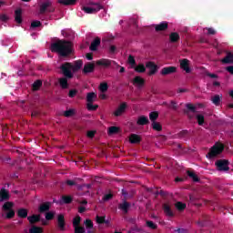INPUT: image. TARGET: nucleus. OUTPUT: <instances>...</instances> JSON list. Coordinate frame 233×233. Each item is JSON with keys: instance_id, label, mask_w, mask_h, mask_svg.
<instances>
[{"instance_id": "ea45409f", "label": "nucleus", "mask_w": 233, "mask_h": 233, "mask_svg": "<svg viewBox=\"0 0 233 233\" xmlns=\"http://www.w3.org/2000/svg\"><path fill=\"white\" fill-rule=\"evenodd\" d=\"M136 72L143 73L146 70L145 65L140 64L135 67Z\"/></svg>"}, {"instance_id": "f704fd0d", "label": "nucleus", "mask_w": 233, "mask_h": 233, "mask_svg": "<svg viewBox=\"0 0 233 233\" xmlns=\"http://www.w3.org/2000/svg\"><path fill=\"white\" fill-rule=\"evenodd\" d=\"M119 132V127H111L108 128V134L109 136H113V134H117Z\"/></svg>"}, {"instance_id": "a18cd8bd", "label": "nucleus", "mask_w": 233, "mask_h": 233, "mask_svg": "<svg viewBox=\"0 0 233 233\" xmlns=\"http://www.w3.org/2000/svg\"><path fill=\"white\" fill-rule=\"evenodd\" d=\"M98 106L92 103H87V110H97Z\"/></svg>"}, {"instance_id": "72a5a7b5", "label": "nucleus", "mask_w": 233, "mask_h": 233, "mask_svg": "<svg viewBox=\"0 0 233 233\" xmlns=\"http://www.w3.org/2000/svg\"><path fill=\"white\" fill-rule=\"evenodd\" d=\"M175 207L177 210H185L187 208V205L183 202H177Z\"/></svg>"}, {"instance_id": "4c0bfd02", "label": "nucleus", "mask_w": 233, "mask_h": 233, "mask_svg": "<svg viewBox=\"0 0 233 233\" xmlns=\"http://www.w3.org/2000/svg\"><path fill=\"white\" fill-rule=\"evenodd\" d=\"M29 232L30 233H42L43 232V228H39V227H32L30 229H29Z\"/></svg>"}, {"instance_id": "0e129e2a", "label": "nucleus", "mask_w": 233, "mask_h": 233, "mask_svg": "<svg viewBox=\"0 0 233 233\" xmlns=\"http://www.w3.org/2000/svg\"><path fill=\"white\" fill-rule=\"evenodd\" d=\"M84 211H85V207H80L78 209V212H80V214H83Z\"/></svg>"}, {"instance_id": "69168bd1", "label": "nucleus", "mask_w": 233, "mask_h": 233, "mask_svg": "<svg viewBox=\"0 0 233 233\" xmlns=\"http://www.w3.org/2000/svg\"><path fill=\"white\" fill-rule=\"evenodd\" d=\"M86 59H88V61H92V55H86Z\"/></svg>"}, {"instance_id": "f8f14e48", "label": "nucleus", "mask_w": 233, "mask_h": 233, "mask_svg": "<svg viewBox=\"0 0 233 233\" xmlns=\"http://www.w3.org/2000/svg\"><path fill=\"white\" fill-rule=\"evenodd\" d=\"M176 70H177L176 66L164 67L161 70V75L162 76H168V74H174L176 72Z\"/></svg>"}, {"instance_id": "bf43d9fd", "label": "nucleus", "mask_w": 233, "mask_h": 233, "mask_svg": "<svg viewBox=\"0 0 233 233\" xmlns=\"http://www.w3.org/2000/svg\"><path fill=\"white\" fill-rule=\"evenodd\" d=\"M226 70H227L229 74L233 75V66H229L226 67Z\"/></svg>"}, {"instance_id": "f03ea898", "label": "nucleus", "mask_w": 233, "mask_h": 233, "mask_svg": "<svg viewBox=\"0 0 233 233\" xmlns=\"http://www.w3.org/2000/svg\"><path fill=\"white\" fill-rule=\"evenodd\" d=\"M51 51L56 52L59 56H68L72 54V43L66 41H57L51 45Z\"/></svg>"}, {"instance_id": "20e7f679", "label": "nucleus", "mask_w": 233, "mask_h": 233, "mask_svg": "<svg viewBox=\"0 0 233 233\" xmlns=\"http://www.w3.org/2000/svg\"><path fill=\"white\" fill-rule=\"evenodd\" d=\"M14 207V203L12 202H5L3 206V209L5 210V212H7L6 214V218L8 219L14 218V216H15V212H14V209H12Z\"/></svg>"}, {"instance_id": "e2e57ef3", "label": "nucleus", "mask_w": 233, "mask_h": 233, "mask_svg": "<svg viewBox=\"0 0 233 233\" xmlns=\"http://www.w3.org/2000/svg\"><path fill=\"white\" fill-rule=\"evenodd\" d=\"M100 99H106V95L105 93H102L99 95Z\"/></svg>"}, {"instance_id": "8fccbe9b", "label": "nucleus", "mask_w": 233, "mask_h": 233, "mask_svg": "<svg viewBox=\"0 0 233 233\" xmlns=\"http://www.w3.org/2000/svg\"><path fill=\"white\" fill-rule=\"evenodd\" d=\"M38 26H41L40 21H33L31 23V28H38Z\"/></svg>"}, {"instance_id": "f257e3e1", "label": "nucleus", "mask_w": 233, "mask_h": 233, "mask_svg": "<svg viewBox=\"0 0 233 233\" xmlns=\"http://www.w3.org/2000/svg\"><path fill=\"white\" fill-rule=\"evenodd\" d=\"M81 66H83V61L81 60H77L75 64L66 63L61 66L60 68L62 74L65 76V77L58 79L61 88H68V79H72L74 77V74L78 70H81Z\"/></svg>"}, {"instance_id": "de8ad7c7", "label": "nucleus", "mask_w": 233, "mask_h": 233, "mask_svg": "<svg viewBox=\"0 0 233 233\" xmlns=\"http://www.w3.org/2000/svg\"><path fill=\"white\" fill-rule=\"evenodd\" d=\"M186 106L188 110H191L192 112H196V109L198 108V106H194L192 104H187Z\"/></svg>"}, {"instance_id": "9d476101", "label": "nucleus", "mask_w": 233, "mask_h": 233, "mask_svg": "<svg viewBox=\"0 0 233 233\" xmlns=\"http://www.w3.org/2000/svg\"><path fill=\"white\" fill-rule=\"evenodd\" d=\"M133 85L136 88H143V86H145V79L141 76H135L133 79Z\"/></svg>"}, {"instance_id": "a878e982", "label": "nucleus", "mask_w": 233, "mask_h": 233, "mask_svg": "<svg viewBox=\"0 0 233 233\" xmlns=\"http://www.w3.org/2000/svg\"><path fill=\"white\" fill-rule=\"evenodd\" d=\"M96 65H98L99 66H110V60L101 59L96 61Z\"/></svg>"}, {"instance_id": "f3484780", "label": "nucleus", "mask_w": 233, "mask_h": 233, "mask_svg": "<svg viewBox=\"0 0 233 233\" xmlns=\"http://www.w3.org/2000/svg\"><path fill=\"white\" fill-rule=\"evenodd\" d=\"M95 65L92 63L86 64L84 66V73L90 74V72H94Z\"/></svg>"}, {"instance_id": "6e6d98bb", "label": "nucleus", "mask_w": 233, "mask_h": 233, "mask_svg": "<svg viewBox=\"0 0 233 233\" xmlns=\"http://www.w3.org/2000/svg\"><path fill=\"white\" fill-rule=\"evenodd\" d=\"M94 136H96V131H88L87 132V137H89L90 139H92V137H94Z\"/></svg>"}, {"instance_id": "e433bc0d", "label": "nucleus", "mask_w": 233, "mask_h": 233, "mask_svg": "<svg viewBox=\"0 0 233 233\" xmlns=\"http://www.w3.org/2000/svg\"><path fill=\"white\" fill-rule=\"evenodd\" d=\"M42 85H43V82H41V80H36L33 84V90H39L41 88Z\"/></svg>"}, {"instance_id": "473e14b6", "label": "nucleus", "mask_w": 233, "mask_h": 233, "mask_svg": "<svg viewBox=\"0 0 233 233\" xmlns=\"http://www.w3.org/2000/svg\"><path fill=\"white\" fill-rule=\"evenodd\" d=\"M164 212L167 214V216H174L172 209H170V206L167 204L164 205Z\"/></svg>"}, {"instance_id": "052dcab7", "label": "nucleus", "mask_w": 233, "mask_h": 233, "mask_svg": "<svg viewBox=\"0 0 233 233\" xmlns=\"http://www.w3.org/2000/svg\"><path fill=\"white\" fill-rule=\"evenodd\" d=\"M0 19H1V21H7L8 15H2L0 16Z\"/></svg>"}, {"instance_id": "5fc2aeb1", "label": "nucleus", "mask_w": 233, "mask_h": 233, "mask_svg": "<svg viewBox=\"0 0 233 233\" xmlns=\"http://www.w3.org/2000/svg\"><path fill=\"white\" fill-rule=\"evenodd\" d=\"M108 199H112L111 193L105 195L104 198H103L104 201H108Z\"/></svg>"}, {"instance_id": "7ed1b4c3", "label": "nucleus", "mask_w": 233, "mask_h": 233, "mask_svg": "<svg viewBox=\"0 0 233 233\" xmlns=\"http://www.w3.org/2000/svg\"><path fill=\"white\" fill-rule=\"evenodd\" d=\"M224 148L225 147L223 146V144H216L215 146H213V147L208 154L207 157H208L209 159H212V157H216V156H219V154L223 152Z\"/></svg>"}, {"instance_id": "6e6552de", "label": "nucleus", "mask_w": 233, "mask_h": 233, "mask_svg": "<svg viewBox=\"0 0 233 233\" xmlns=\"http://www.w3.org/2000/svg\"><path fill=\"white\" fill-rule=\"evenodd\" d=\"M216 166L220 172H228V160H218Z\"/></svg>"}, {"instance_id": "dca6fc26", "label": "nucleus", "mask_w": 233, "mask_h": 233, "mask_svg": "<svg viewBox=\"0 0 233 233\" xmlns=\"http://www.w3.org/2000/svg\"><path fill=\"white\" fill-rule=\"evenodd\" d=\"M222 63H226L228 65H233V54L232 53H228L226 57L222 59Z\"/></svg>"}, {"instance_id": "774afa93", "label": "nucleus", "mask_w": 233, "mask_h": 233, "mask_svg": "<svg viewBox=\"0 0 233 233\" xmlns=\"http://www.w3.org/2000/svg\"><path fill=\"white\" fill-rule=\"evenodd\" d=\"M122 194H123V196H127V190L122 189Z\"/></svg>"}, {"instance_id": "37998d69", "label": "nucleus", "mask_w": 233, "mask_h": 233, "mask_svg": "<svg viewBox=\"0 0 233 233\" xmlns=\"http://www.w3.org/2000/svg\"><path fill=\"white\" fill-rule=\"evenodd\" d=\"M72 202V197H62L60 203H71Z\"/></svg>"}, {"instance_id": "09e8293b", "label": "nucleus", "mask_w": 233, "mask_h": 233, "mask_svg": "<svg viewBox=\"0 0 233 233\" xmlns=\"http://www.w3.org/2000/svg\"><path fill=\"white\" fill-rule=\"evenodd\" d=\"M128 63L129 65L132 66V68H134L135 65H136V59H134V56H129L128 57Z\"/></svg>"}, {"instance_id": "58836bf2", "label": "nucleus", "mask_w": 233, "mask_h": 233, "mask_svg": "<svg viewBox=\"0 0 233 233\" xmlns=\"http://www.w3.org/2000/svg\"><path fill=\"white\" fill-rule=\"evenodd\" d=\"M75 114H76V110H74V109H68L64 112V116L66 117H72V116H74Z\"/></svg>"}, {"instance_id": "3c124183", "label": "nucleus", "mask_w": 233, "mask_h": 233, "mask_svg": "<svg viewBox=\"0 0 233 233\" xmlns=\"http://www.w3.org/2000/svg\"><path fill=\"white\" fill-rule=\"evenodd\" d=\"M128 207L129 205L127 202H124L123 204L120 205V208L124 210V212H127L128 210Z\"/></svg>"}, {"instance_id": "6ab92c4d", "label": "nucleus", "mask_w": 233, "mask_h": 233, "mask_svg": "<svg viewBox=\"0 0 233 233\" xmlns=\"http://www.w3.org/2000/svg\"><path fill=\"white\" fill-rule=\"evenodd\" d=\"M148 124V117L145 116H141L138 117V119L137 120V125H147Z\"/></svg>"}, {"instance_id": "1a4fd4ad", "label": "nucleus", "mask_w": 233, "mask_h": 233, "mask_svg": "<svg viewBox=\"0 0 233 233\" xmlns=\"http://www.w3.org/2000/svg\"><path fill=\"white\" fill-rule=\"evenodd\" d=\"M190 61L188 59L180 60V68L184 70L187 74H190Z\"/></svg>"}, {"instance_id": "680f3d73", "label": "nucleus", "mask_w": 233, "mask_h": 233, "mask_svg": "<svg viewBox=\"0 0 233 233\" xmlns=\"http://www.w3.org/2000/svg\"><path fill=\"white\" fill-rule=\"evenodd\" d=\"M66 184L69 185V187H73V185H76V182L73 180H67Z\"/></svg>"}, {"instance_id": "b1692460", "label": "nucleus", "mask_w": 233, "mask_h": 233, "mask_svg": "<svg viewBox=\"0 0 233 233\" xmlns=\"http://www.w3.org/2000/svg\"><path fill=\"white\" fill-rule=\"evenodd\" d=\"M58 3L66 6H72L76 5V0H58Z\"/></svg>"}, {"instance_id": "cd10ccee", "label": "nucleus", "mask_w": 233, "mask_h": 233, "mask_svg": "<svg viewBox=\"0 0 233 233\" xmlns=\"http://www.w3.org/2000/svg\"><path fill=\"white\" fill-rule=\"evenodd\" d=\"M29 223H37V221H39V219H41V216L39 215H33L31 217L27 218Z\"/></svg>"}, {"instance_id": "338daca9", "label": "nucleus", "mask_w": 233, "mask_h": 233, "mask_svg": "<svg viewBox=\"0 0 233 233\" xmlns=\"http://www.w3.org/2000/svg\"><path fill=\"white\" fill-rule=\"evenodd\" d=\"M208 76L211 77V78H216L218 77V76H216V74H208Z\"/></svg>"}, {"instance_id": "aec40b11", "label": "nucleus", "mask_w": 233, "mask_h": 233, "mask_svg": "<svg viewBox=\"0 0 233 233\" xmlns=\"http://www.w3.org/2000/svg\"><path fill=\"white\" fill-rule=\"evenodd\" d=\"M57 221L60 230H65V217L63 215H59Z\"/></svg>"}, {"instance_id": "603ef678", "label": "nucleus", "mask_w": 233, "mask_h": 233, "mask_svg": "<svg viewBox=\"0 0 233 233\" xmlns=\"http://www.w3.org/2000/svg\"><path fill=\"white\" fill-rule=\"evenodd\" d=\"M147 226L149 228H157V225L154 223V222H152V221H147Z\"/></svg>"}, {"instance_id": "79ce46f5", "label": "nucleus", "mask_w": 233, "mask_h": 233, "mask_svg": "<svg viewBox=\"0 0 233 233\" xmlns=\"http://www.w3.org/2000/svg\"><path fill=\"white\" fill-rule=\"evenodd\" d=\"M27 216H28V211H26V209L18 210V217L19 218H26Z\"/></svg>"}, {"instance_id": "4468645a", "label": "nucleus", "mask_w": 233, "mask_h": 233, "mask_svg": "<svg viewBox=\"0 0 233 233\" xmlns=\"http://www.w3.org/2000/svg\"><path fill=\"white\" fill-rule=\"evenodd\" d=\"M167 28H168V24L167 22H162L155 26L157 32H162L163 30H167Z\"/></svg>"}, {"instance_id": "4d7b16f0", "label": "nucleus", "mask_w": 233, "mask_h": 233, "mask_svg": "<svg viewBox=\"0 0 233 233\" xmlns=\"http://www.w3.org/2000/svg\"><path fill=\"white\" fill-rule=\"evenodd\" d=\"M96 223H105V217H96Z\"/></svg>"}, {"instance_id": "2eb2a0df", "label": "nucleus", "mask_w": 233, "mask_h": 233, "mask_svg": "<svg viewBox=\"0 0 233 233\" xmlns=\"http://www.w3.org/2000/svg\"><path fill=\"white\" fill-rule=\"evenodd\" d=\"M99 45H101V39H99V37L95 38V40L91 43L90 50L95 52V50H97V46Z\"/></svg>"}, {"instance_id": "c756f323", "label": "nucleus", "mask_w": 233, "mask_h": 233, "mask_svg": "<svg viewBox=\"0 0 233 233\" xmlns=\"http://www.w3.org/2000/svg\"><path fill=\"white\" fill-rule=\"evenodd\" d=\"M152 128H153V130H156L157 132H161L163 130V127L158 122H153Z\"/></svg>"}, {"instance_id": "864d4df0", "label": "nucleus", "mask_w": 233, "mask_h": 233, "mask_svg": "<svg viewBox=\"0 0 233 233\" xmlns=\"http://www.w3.org/2000/svg\"><path fill=\"white\" fill-rule=\"evenodd\" d=\"M206 30H208V35H216V30L214 28H206Z\"/></svg>"}, {"instance_id": "0eeeda50", "label": "nucleus", "mask_w": 233, "mask_h": 233, "mask_svg": "<svg viewBox=\"0 0 233 233\" xmlns=\"http://www.w3.org/2000/svg\"><path fill=\"white\" fill-rule=\"evenodd\" d=\"M128 105L126 102L121 103L118 107L114 111L113 116L115 117H119L121 115L125 114Z\"/></svg>"}, {"instance_id": "a211bd4d", "label": "nucleus", "mask_w": 233, "mask_h": 233, "mask_svg": "<svg viewBox=\"0 0 233 233\" xmlns=\"http://www.w3.org/2000/svg\"><path fill=\"white\" fill-rule=\"evenodd\" d=\"M23 11L21 9H16L15 12V19L18 24L23 23V18L21 17Z\"/></svg>"}, {"instance_id": "393cba45", "label": "nucleus", "mask_w": 233, "mask_h": 233, "mask_svg": "<svg viewBox=\"0 0 233 233\" xmlns=\"http://www.w3.org/2000/svg\"><path fill=\"white\" fill-rule=\"evenodd\" d=\"M52 5V2L47 0L45 3H43L40 6V12L43 14L44 12H46V8Z\"/></svg>"}, {"instance_id": "49530a36", "label": "nucleus", "mask_w": 233, "mask_h": 233, "mask_svg": "<svg viewBox=\"0 0 233 233\" xmlns=\"http://www.w3.org/2000/svg\"><path fill=\"white\" fill-rule=\"evenodd\" d=\"M54 216H56L55 212H47L46 213V219L47 220L54 219Z\"/></svg>"}, {"instance_id": "423d86ee", "label": "nucleus", "mask_w": 233, "mask_h": 233, "mask_svg": "<svg viewBox=\"0 0 233 233\" xmlns=\"http://www.w3.org/2000/svg\"><path fill=\"white\" fill-rule=\"evenodd\" d=\"M79 223H81V217L77 216L73 219L75 233H85V228L80 227Z\"/></svg>"}, {"instance_id": "c85d7f7f", "label": "nucleus", "mask_w": 233, "mask_h": 233, "mask_svg": "<svg viewBox=\"0 0 233 233\" xmlns=\"http://www.w3.org/2000/svg\"><path fill=\"white\" fill-rule=\"evenodd\" d=\"M46 210H50V203L46 202L40 206L39 212H46Z\"/></svg>"}, {"instance_id": "2f4dec72", "label": "nucleus", "mask_w": 233, "mask_h": 233, "mask_svg": "<svg viewBox=\"0 0 233 233\" xmlns=\"http://www.w3.org/2000/svg\"><path fill=\"white\" fill-rule=\"evenodd\" d=\"M157 117H159V113L154 111V112H151L149 114V119L150 121H152L153 123L156 122V119H157Z\"/></svg>"}, {"instance_id": "412c9836", "label": "nucleus", "mask_w": 233, "mask_h": 233, "mask_svg": "<svg viewBox=\"0 0 233 233\" xmlns=\"http://www.w3.org/2000/svg\"><path fill=\"white\" fill-rule=\"evenodd\" d=\"M87 231L86 233H90L92 232V228H94V224L92 223V220L90 219H86L85 222H84Z\"/></svg>"}, {"instance_id": "39448f33", "label": "nucleus", "mask_w": 233, "mask_h": 233, "mask_svg": "<svg viewBox=\"0 0 233 233\" xmlns=\"http://www.w3.org/2000/svg\"><path fill=\"white\" fill-rule=\"evenodd\" d=\"M102 6L99 4H91L90 6H84L82 7V10L86 14H96V12H99L101 10Z\"/></svg>"}, {"instance_id": "13d9d810", "label": "nucleus", "mask_w": 233, "mask_h": 233, "mask_svg": "<svg viewBox=\"0 0 233 233\" xmlns=\"http://www.w3.org/2000/svg\"><path fill=\"white\" fill-rule=\"evenodd\" d=\"M77 94V91L76 90H70L69 91V97H74Z\"/></svg>"}, {"instance_id": "9b49d317", "label": "nucleus", "mask_w": 233, "mask_h": 233, "mask_svg": "<svg viewBox=\"0 0 233 233\" xmlns=\"http://www.w3.org/2000/svg\"><path fill=\"white\" fill-rule=\"evenodd\" d=\"M146 67L149 70V76H154L157 72V66L154 62H147Z\"/></svg>"}, {"instance_id": "ddd939ff", "label": "nucleus", "mask_w": 233, "mask_h": 233, "mask_svg": "<svg viewBox=\"0 0 233 233\" xmlns=\"http://www.w3.org/2000/svg\"><path fill=\"white\" fill-rule=\"evenodd\" d=\"M10 198V193L5 188L0 190V201H6V199Z\"/></svg>"}, {"instance_id": "a19ab883", "label": "nucleus", "mask_w": 233, "mask_h": 233, "mask_svg": "<svg viewBox=\"0 0 233 233\" xmlns=\"http://www.w3.org/2000/svg\"><path fill=\"white\" fill-rule=\"evenodd\" d=\"M187 175L191 177V179H193V181H195V182L199 181V178L198 177V175H196V173H194L192 171H188Z\"/></svg>"}, {"instance_id": "c03bdc74", "label": "nucleus", "mask_w": 233, "mask_h": 233, "mask_svg": "<svg viewBox=\"0 0 233 233\" xmlns=\"http://www.w3.org/2000/svg\"><path fill=\"white\" fill-rule=\"evenodd\" d=\"M219 101H221V96L217 95L212 98V103H214V105H219Z\"/></svg>"}, {"instance_id": "4be33fe9", "label": "nucleus", "mask_w": 233, "mask_h": 233, "mask_svg": "<svg viewBox=\"0 0 233 233\" xmlns=\"http://www.w3.org/2000/svg\"><path fill=\"white\" fill-rule=\"evenodd\" d=\"M129 141H130V143H140L141 137L139 135L132 134L129 137Z\"/></svg>"}, {"instance_id": "7c9ffc66", "label": "nucleus", "mask_w": 233, "mask_h": 233, "mask_svg": "<svg viewBox=\"0 0 233 233\" xmlns=\"http://www.w3.org/2000/svg\"><path fill=\"white\" fill-rule=\"evenodd\" d=\"M171 43H176L179 40V35L177 33H171L169 35Z\"/></svg>"}, {"instance_id": "c9c22d12", "label": "nucleus", "mask_w": 233, "mask_h": 233, "mask_svg": "<svg viewBox=\"0 0 233 233\" xmlns=\"http://www.w3.org/2000/svg\"><path fill=\"white\" fill-rule=\"evenodd\" d=\"M99 90L102 93L106 92V90H108V84H106V82L101 83L100 86H99Z\"/></svg>"}, {"instance_id": "bb28decb", "label": "nucleus", "mask_w": 233, "mask_h": 233, "mask_svg": "<svg viewBox=\"0 0 233 233\" xmlns=\"http://www.w3.org/2000/svg\"><path fill=\"white\" fill-rule=\"evenodd\" d=\"M196 119L200 127L205 124V116L203 114H198Z\"/></svg>"}, {"instance_id": "5701e85b", "label": "nucleus", "mask_w": 233, "mask_h": 233, "mask_svg": "<svg viewBox=\"0 0 233 233\" xmlns=\"http://www.w3.org/2000/svg\"><path fill=\"white\" fill-rule=\"evenodd\" d=\"M95 99H97V95H96V93L91 92L87 94L86 96L87 103H94Z\"/></svg>"}]
</instances>
